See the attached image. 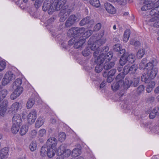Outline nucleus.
I'll list each match as a JSON object with an SVG mask.
<instances>
[{
  "instance_id": "1",
  "label": "nucleus",
  "mask_w": 159,
  "mask_h": 159,
  "mask_svg": "<svg viewBox=\"0 0 159 159\" xmlns=\"http://www.w3.org/2000/svg\"><path fill=\"white\" fill-rule=\"evenodd\" d=\"M104 31L101 30L98 34L97 38L92 37L90 38L88 41V44L91 45L90 48L92 50H95L94 52L93 55L95 57H97L99 54V48L102 45L104 44L106 41V39L104 36Z\"/></svg>"
},
{
  "instance_id": "2",
  "label": "nucleus",
  "mask_w": 159,
  "mask_h": 159,
  "mask_svg": "<svg viewBox=\"0 0 159 159\" xmlns=\"http://www.w3.org/2000/svg\"><path fill=\"white\" fill-rule=\"evenodd\" d=\"M157 63V62L156 59L152 58L150 59L146 66L147 70V73L148 75V77L151 80L154 79L157 74L158 70L156 67Z\"/></svg>"
},
{
  "instance_id": "3",
  "label": "nucleus",
  "mask_w": 159,
  "mask_h": 159,
  "mask_svg": "<svg viewBox=\"0 0 159 159\" xmlns=\"http://www.w3.org/2000/svg\"><path fill=\"white\" fill-rule=\"evenodd\" d=\"M113 57L111 52H109L106 55L103 54L98 56L97 60H95V62L97 63V65L95 67V71L96 72L98 73L101 71L103 69V66L102 64L104 62L105 59L111 60Z\"/></svg>"
},
{
  "instance_id": "4",
  "label": "nucleus",
  "mask_w": 159,
  "mask_h": 159,
  "mask_svg": "<svg viewBox=\"0 0 159 159\" xmlns=\"http://www.w3.org/2000/svg\"><path fill=\"white\" fill-rule=\"evenodd\" d=\"M139 82V78L137 77L131 80L129 77H127L125 79V82L123 83V89H127L130 86L135 87L138 86Z\"/></svg>"
},
{
  "instance_id": "5",
  "label": "nucleus",
  "mask_w": 159,
  "mask_h": 159,
  "mask_svg": "<svg viewBox=\"0 0 159 159\" xmlns=\"http://www.w3.org/2000/svg\"><path fill=\"white\" fill-rule=\"evenodd\" d=\"M56 150L54 149L50 148L47 145L43 146L40 151V155L44 157L47 155L50 158L52 157L55 154Z\"/></svg>"
},
{
  "instance_id": "6",
  "label": "nucleus",
  "mask_w": 159,
  "mask_h": 159,
  "mask_svg": "<svg viewBox=\"0 0 159 159\" xmlns=\"http://www.w3.org/2000/svg\"><path fill=\"white\" fill-rule=\"evenodd\" d=\"M85 30V29L84 28L72 27L68 31L67 35L70 37L76 35L81 37V34L84 32Z\"/></svg>"
},
{
  "instance_id": "7",
  "label": "nucleus",
  "mask_w": 159,
  "mask_h": 159,
  "mask_svg": "<svg viewBox=\"0 0 159 159\" xmlns=\"http://www.w3.org/2000/svg\"><path fill=\"white\" fill-rule=\"evenodd\" d=\"M53 0H45L43 6V9L44 11H48L49 14H52L54 11L53 3Z\"/></svg>"
},
{
  "instance_id": "8",
  "label": "nucleus",
  "mask_w": 159,
  "mask_h": 159,
  "mask_svg": "<svg viewBox=\"0 0 159 159\" xmlns=\"http://www.w3.org/2000/svg\"><path fill=\"white\" fill-rule=\"evenodd\" d=\"M67 0H54L53 1V5L54 11L55 10L58 11L61 8V10H66V6L65 4Z\"/></svg>"
},
{
  "instance_id": "9",
  "label": "nucleus",
  "mask_w": 159,
  "mask_h": 159,
  "mask_svg": "<svg viewBox=\"0 0 159 159\" xmlns=\"http://www.w3.org/2000/svg\"><path fill=\"white\" fill-rule=\"evenodd\" d=\"M65 146L61 145L59 147L57 152L59 155L62 156L65 159L68 157L71 154V150L69 149H66Z\"/></svg>"
},
{
  "instance_id": "10",
  "label": "nucleus",
  "mask_w": 159,
  "mask_h": 159,
  "mask_svg": "<svg viewBox=\"0 0 159 159\" xmlns=\"http://www.w3.org/2000/svg\"><path fill=\"white\" fill-rule=\"evenodd\" d=\"M138 68L137 66L135 64L131 65L129 64H127L123 69V73L125 75L129 73L134 74L136 72Z\"/></svg>"
},
{
  "instance_id": "11",
  "label": "nucleus",
  "mask_w": 159,
  "mask_h": 159,
  "mask_svg": "<svg viewBox=\"0 0 159 159\" xmlns=\"http://www.w3.org/2000/svg\"><path fill=\"white\" fill-rule=\"evenodd\" d=\"M15 78V75L13 72L9 71L7 72L2 79V83L3 85H5L8 84L11 81Z\"/></svg>"
},
{
  "instance_id": "12",
  "label": "nucleus",
  "mask_w": 159,
  "mask_h": 159,
  "mask_svg": "<svg viewBox=\"0 0 159 159\" xmlns=\"http://www.w3.org/2000/svg\"><path fill=\"white\" fill-rule=\"evenodd\" d=\"M76 16L74 15H70L67 19L65 23V26L66 28H69L72 26L76 22L77 20Z\"/></svg>"
},
{
  "instance_id": "13",
  "label": "nucleus",
  "mask_w": 159,
  "mask_h": 159,
  "mask_svg": "<svg viewBox=\"0 0 159 159\" xmlns=\"http://www.w3.org/2000/svg\"><path fill=\"white\" fill-rule=\"evenodd\" d=\"M156 0H144L143 3L145 5L141 7L142 11H147L153 8V2Z\"/></svg>"
},
{
  "instance_id": "14",
  "label": "nucleus",
  "mask_w": 159,
  "mask_h": 159,
  "mask_svg": "<svg viewBox=\"0 0 159 159\" xmlns=\"http://www.w3.org/2000/svg\"><path fill=\"white\" fill-rule=\"evenodd\" d=\"M57 142V140L56 138L54 137H51L47 140L46 145L50 148L54 149L55 150V147Z\"/></svg>"
},
{
  "instance_id": "15",
  "label": "nucleus",
  "mask_w": 159,
  "mask_h": 159,
  "mask_svg": "<svg viewBox=\"0 0 159 159\" xmlns=\"http://www.w3.org/2000/svg\"><path fill=\"white\" fill-rule=\"evenodd\" d=\"M28 122L30 123H34L37 118V113L35 110H33L31 111L27 116Z\"/></svg>"
},
{
  "instance_id": "16",
  "label": "nucleus",
  "mask_w": 159,
  "mask_h": 159,
  "mask_svg": "<svg viewBox=\"0 0 159 159\" xmlns=\"http://www.w3.org/2000/svg\"><path fill=\"white\" fill-rule=\"evenodd\" d=\"M70 9L61 10L60 13L61 16L60 21L61 22L64 21L67 18V16L70 14Z\"/></svg>"
},
{
  "instance_id": "17",
  "label": "nucleus",
  "mask_w": 159,
  "mask_h": 159,
  "mask_svg": "<svg viewBox=\"0 0 159 159\" xmlns=\"http://www.w3.org/2000/svg\"><path fill=\"white\" fill-rule=\"evenodd\" d=\"M153 8L152 9L150 12V14L152 17L154 16L156 14L159 13V0L155 3L154 4L153 3Z\"/></svg>"
},
{
  "instance_id": "18",
  "label": "nucleus",
  "mask_w": 159,
  "mask_h": 159,
  "mask_svg": "<svg viewBox=\"0 0 159 159\" xmlns=\"http://www.w3.org/2000/svg\"><path fill=\"white\" fill-rule=\"evenodd\" d=\"M93 20H91L89 17L87 16L81 20L80 23V24L81 26L87 24H89L91 25H93Z\"/></svg>"
},
{
  "instance_id": "19",
  "label": "nucleus",
  "mask_w": 159,
  "mask_h": 159,
  "mask_svg": "<svg viewBox=\"0 0 159 159\" xmlns=\"http://www.w3.org/2000/svg\"><path fill=\"white\" fill-rule=\"evenodd\" d=\"M106 10L109 13L114 14L116 12V9L115 7L111 4L106 3L104 4Z\"/></svg>"
},
{
  "instance_id": "20",
  "label": "nucleus",
  "mask_w": 159,
  "mask_h": 159,
  "mask_svg": "<svg viewBox=\"0 0 159 159\" xmlns=\"http://www.w3.org/2000/svg\"><path fill=\"white\" fill-rule=\"evenodd\" d=\"M8 103L7 100H4L3 101L2 104L0 105V116L3 115L6 111Z\"/></svg>"
},
{
  "instance_id": "21",
  "label": "nucleus",
  "mask_w": 159,
  "mask_h": 159,
  "mask_svg": "<svg viewBox=\"0 0 159 159\" xmlns=\"http://www.w3.org/2000/svg\"><path fill=\"white\" fill-rule=\"evenodd\" d=\"M22 83V80L20 79H17L14 82L13 84V88L15 89H17L18 90H20V89L22 88V92L23 91V88L20 86Z\"/></svg>"
},
{
  "instance_id": "22",
  "label": "nucleus",
  "mask_w": 159,
  "mask_h": 159,
  "mask_svg": "<svg viewBox=\"0 0 159 159\" xmlns=\"http://www.w3.org/2000/svg\"><path fill=\"white\" fill-rule=\"evenodd\" d=\"M21 121V117L19 114H14L12 118L13 124L20 125Z\"/></svg>"
},
{
  "instance_id": "23",
  "label": "nucleus",
  "mask_w": 159,
  "mask_h": 159,
  "mask_svg": "<svg viewBox=\"0 0 159 159\" xmlns=\"http://www.w3.org/2000/svg\"><path fill=\"white\" fill-rule=\"evenodd\" d=\"M22 92V88H21L20 89V90H18L17 89H15V91L11 95V99L14 100L19 97Z\"/></svg>"
},
{
  "instance_id": "24",
  "label": "nucleus",
  "mask_w": 159,
  "mask_h": 159,
  "mask_svg": "<svg viewBox=\"0 0 159 159\" xmlns=\"http://www.w3.org/2000/svg\"><path fill=\"white\" fill-rule=\"evenodd\" d=\"M8 151V148L7 147H5L0 150V159H3L7 157Z\"/></svg>"
},
{
  "instance_id": "25",
  "label": "nucleus",
  "mask_w": 159,
  "mask_h": 159,
  "mask_svg": "<svg viewBox=\"0 0 159 159\" xmlns=\"http://www.w3.org/2000/svg\"><path fill=\"white\" fill-rule=\"evenodd\" d=\"M85 39L81 38L77 42L75 41L74 43V47L76 49L79 48L85 42Z\"/></svg>"
},
{
  "instance_id": "26",
  "label": "nucleus",
  "mask_w": 159,
  "mask_h": 159,
  "mask_svg": "<svg viewBox=\"0 0 159 159\" xmlns=\"http://www.w3.org/2000/svg\"><path fill=\"white\" fill-rule=\"evenodd\" d=\"M109 60L105 59L104 61H105V62L104 65L103 67L104 69L106 70H108V69H111L112 67H113L115 63L113 62H111L110 63H108L107 62L109 61Z\"/></svg>"
},
{
  "instance_id": "27",
  "label": "nucleus",
  "mask_w": 159,
  "mask_h": 159,
  "mask_svg": "<svg viewBox=\"0 0 159 159\" xmlns=\"http://www.w3.org/2000/svg\"><path fill=\"white\" fill-rule=\"evenodd\" d=\"M148 83V84L146 87V91L148 93H149L152 91L153 88L155 86V83L153 81H150Z\"/></svg>"
},
{
  "instance_id": "28",
  "label": "nucleus",
  "mask_w": 159,
  "mask_h": 159,
  "mask_svg": "<svg viewBox=\"0 0 159 159\" xmlns=\"http://www.w3.org/2000/svg\"><path fill=\"white\" fill-rule=\"evenodd\" d=\"M120 82L114 83L111 85V88L113 91H116L121 87L123 88V84L120 83Z\"/></svg>"
},
{
  "instance_id": "29",
  "label": "nucleus",
  "mask_w": 159,
  "mask_h": 159,
  "mask_svg": "<svg viewBox=\"0 0 159 159\" xmlns=\"http://www.w3.org/2000/svg\"><path fill=\"white\" fill-rule=\"evenodd\" d=\"M125 75L123 73H119L116 77V80L117 82H120V83H121L124 85V83L125 81H123V79Z\"/></svg>"
},
{
  "instance_id": "30",
  "label": "nucleus",
  "mask_w": 159,
  "mask_h": 159,
  "mask_svg": "<svg viewBox=\"0 0 159 159\" xmlns=\"http://www.w3.org/2000/svg\"><path fill=\"white\" fill-rule=\"evenodd\" d=\"M44 120L42 117H39L37 120L35 124L36 128H38L44 123Z\"/></svg>"
},
{
  "instance_id": "31",
  "label": "nucleus",
  "mask_w": 159,
  "mask_h": 159,
  "mask_svg": "<svg viewBox=\"0 0 159 159\" xmlns=\"http://www.w3.org/2000/svg\"><path fill=\"white\" fill-rule=\"evenodd\" d=\"M126 59L127 61L129 62L133 63L134 62L135 60V57L133 54H128V53L126 55Z\"/></svg>"
},
{
  "instance_id": "32",
  "label": "nucleus",
  "mask_w": 159,
  "mask_h": 159,
  "mask_svg": "<svg viewBox=\"0 0 159 159\" xmlns=\"http://www.w3.org/2000/svg\"><path fill=\"white\" fill-rule=\"evenodd\" d=\"M130 34V30L129 29H127L125 31L123 35V40L125 42H127L129 39Z\"/></svg>"
},
{
  "instance_id": "33",
  "label": "nucleus",
  "mask_w": 159,
  "mask_h": 159,
  "mask_svg": "<svg viewBox=\"0 0 159 159\" xmlns=\"http://www.w3.org/2000/svg\"><path fill=\"white\" fill-rule=\"evenodd\" d=\"M148 75L147 73L143 74L141 77V81L146 83H148V81L151 80L150 78H148Z\"/></svg>"
},
{
  "instance_id": "34",
  "label": "nucleus",
  "mask_w": 159,
  "mask_h": 159,
  "mask_svg": "<svg viewBox=\"0 0 159 159\" xmlns=\"http://www.w3.org/2000/svg\"><path fill=\"white\" fill-rule=\"evenodd\" d=\"M28 129V127L27 126L25 125L22 126L20 131V134L22 136L25 135L27 132Z\"/></svg>"
},
{
  "instance_id": "35",
  "label": "nucleus",
  "mask_w": 159,
  "mask_h": 159,
  "mask_svg": "<svg viewBox=\"0 0 159 159\" xmlns=\"http://www.w3.org/2000/svg\"><path fill=\"white\" fill-rule=\"evenodd\" d=\"M20 125L14 124L12 125L11 128V131L13 134H16L18 131Z\"/></svg>"
},
{
  "instance_id": "36",
  "label": "nucleus",
  "mask_w": 159,
  "mask_h": 159,
  "mask_svg": "<svg viewBox=\"0 0 159 159\" xmlns=\"http://www.w3.org/2000/svg\"><path fill=\"white\" fill-rule=\"evenodd\" d=\"M126 56H125V55H122L120 57L119 62L120 66H124L127 61L126 57Z\"/></svg>"
},
{
  "instance_id": "37",
  "label": "nucleus",
  "mask_w": 159,
  "mask_h": 159,
  "mask_svg": "<svg viewBox=\"0 0 159 159\" xmlns=\"http://www.w3.org/2000/svg\"><path fill=\"white\" fill-rule=\"evenodd\" d=\"M7 94V91L6 89H3L0 91V103L6 97Z\"/></svg>"
},
{
  "instance_id": "38",
  "label": "nucleus",
  "mask_w": 159,
  "mask_h": 159,
  "mask_svg": "<svg viewBox=\"0 0 159 159\" xmlns=\"http://www.w3.org/2000/svg\"><path fill=\"white\" fill-rule=\"evenodd\" d=\"M35 102V100L33 98L30 99L27 103V107L28 109L30 108L33 106Z\"/></svg>"
},
{
  "instance_id": "39",
  "label": "nucleus",
  "mask_w": 159,
  "mask_h": 159,
  "mask_svg": "<svg viewBox=\"0 0 159 159\" xmlns=\"http://www.w3.org/2000/svg\"><path fill=\"white\" fill-rule=\"evenodd\" d=\"M93 31L91 30H88L84 32L81 35V37L87 38L90 36L92 34Z\"/></svg>"
},
{
  "instance_id": "40",
  "label": "nucleus",
  "mask_w": 159,
  "mask_h": 159,
  "mask_svg": "<svg viewBox=\"0 0 159 159\" xmlns=\"http://www.w3.org/2000/svg\"><path fill=\"white\" fill-rule=\"evenodd\" d=\"M89 2L91 5L96 7H99L100 5L99 0H90Z\"/></svg>"
},
{
  "instance_id": "41",
  "label": "nucleus",
  "mask_w": 159,
  "mask_h": 159,
  "mask_svg": "<svg viewBox=\"0 0 159 159\" xmlns=\"http://www.w3.org/2000/svg\"><path fill=\"white\" fill-rule=\"evenodd\" d=\"M80 150L79 148H75L73 150L72 155L74 157H75L80 155Z\"/></svg>"
},
{
  "instance_id": "42",
  "label": "nucleus",
  "mask_w": 159,
  "mask_h": 159,
  "mask_svg": "<svg viewBox=\"0 0 159 159\" xmlns=\"http://www.w3.org/2000/svg\"><path fill=\"white\" fill-rule=\"evenodd\" d=\"M145 53V51L143 49H139L136 54L137 57L138 59L141 58Z\"/></svg>"
},
{
  "instance_id": "43",
  "label": "nucleus",
  "mask_w": 159,
  "mask_h": 159,
  "mask_svg": "<svg viewBox=\"0 0 159 159\" xmlns=\"http://www.w3.org/2000/svg\"><path fill=\"white\" fill-rule=\"evenodd\" d=\"M19 107V102H16L14 103L11 106V108L12 111L15 112L17 111Z\"/></svg>"
},
{
  "instance_id": "44",
  "label": "nucleus",
  "mask_w": 159,
  "mask_h": 159,
  "mask_svg": "<svg viewBox=\"0 0 159 159\" xmlns=\"http://www.w3.org/2000/svg\"><path fill=\"white\" fill-rule=\"evenodd\" d=\"M146 58H144L143 59L141 62L139 64V68L140 69L144 68V69L145 67H147L146 66L147 64H146Z\"/></svg>"
},
{
  "instance_id": "45",
  "label": "nucleus",
  "mask_w": 159,
  "mask_h": 159,
  "mask_svg": "<svg viewBox=\"0 0 159 159\" xmlns=\"http://www.w3.org/2000/svg\"><path fill=\"white\" fill-rule=\"evenodd\" d=\"M144 86L143 85L139 86L136 90V94L138 95H140L144 91Z\"/></svg>"
},
{
  "instance_id": "46",
  "label": "nucleus",
  "mask_w": 159,
  "mask_h": 159,
  "mask_svg": "<svg viewBox=\"0 0 159 159\" xmlns=\"http://www.w3.org/2000/svg\"><path fill=\"white\" fill-rule=\"evenodd\" d=\"M37 145L35 141H32L30 144V148L32 151H34L36 149Z\"/></svg>"
},
{
  "instance_id": "47",
  "label": "nucleus",
  "mask_w": 159,
  "mask_h": 159,
  "mask_svg": "<svg viewBox=\"0 0 159 159\" xmlns=\"http://www.w3.org/2000/svg\"><path fill=\"white\" fill-rule=\"evenodd\" d=\"M108 50H109V48L108 46H106L104 47H103V48H102V50L101 51V52H102V53H101V54L99 56H100L102 54L103 55H103H106L107 54V53H109V52H111L112 54L113 55V54H112V52H109L108 53H107V54H106V52H107L108 51Z\"/></svg>"
},
{
  "instance_id": "48",
  "label": "nucleus",
  "mask_w": 159,
  "mask_h": 159,
  "mask_svg": "<svg viewBox=\"0 0 159 159\" xmlns=\"http://www.w3.org/2000/svg\"><path fill=\"white\" fill-rule=\"evenodd\" d=\"M66 138V135L63 132H61L59 134L58 136L59 140L61 142L65 140Z\"/></svg>"
},
{
  "instance_id": "49",
  "label": "nucleus",
  "mask_w": 159,
  "mask_h": 159,
  "mask_svg": "<svg viewBox=\"0 0 159 159\" xmlns=\"http://www.w3.org/2000/svg\"><path fill=\"white\" fill-rule=\"evenodd\" d=\"M82 53L83 55L85 57L89 55L90 53L89 48H88L84 49Z\"/></svg>"
},
{
  "instance_id": "50",
  "label": "nucleus",
  "mask_w": 159,
  "mask_h": 159,
  "mask_svg": "<svg viewBox=\"0 0 159 159\" xmlns=\"http://www.w3.org/2000/svg\"><path fill=\"white\" fill-rule=\"evenodd\" d=\"M121 48V45L120 44H116L113 47L114 50L117 52H119Z\"/></svg>"
},
{
  "instance_id": "51",
  "label": "nucleus",
  "mask_w": 159,
  "mask_h": 159,
  "mask_svg": "<svg viewBox=\"0 0 159 159\" xmlns=\"http://www.w3.org/2000/svg\"><path fill=\"white\" fill-rule=\"evenodd\" d=\"M151 19L148 20V23L154 22L153 24V26L155 27L159 28V20H156L155 21H150Z\"/></svg>"
},
{
  "instance_id": "52",
  "label": "nucleus",
  "mask_w": 159,
  "mask_h": 159,
  "mask_svg": "<svg viewBox=\"0 0 159 159\" xmlns=\"http://www.w3.org/2000/svg\"><path fill=\"white\" fill-rule=\"evenodd\" d=\"M43 1V0H36L34 3V5L36 7L38 8L39 7Z\"/></svg>"
},
{
  "instance_id": "53",
  "label": "nucleus",
  "mask_w": 159,
  "mask_h": 159,
  "mask_svg": "<svg viewBox=\"0 0 159 159\" xmlns=\"http://www.w3.org/2000/svg\"><path fill=\"white\" fill-rule=\"evenodd\" d=\"M118 52V54L119 55H125V56H126L127 54V53L125 52V50L124 49H120Z\"/></svg>"
},
{
  "instance_id": "54",
  "label": "nucleus",
  "mask_w": 159,
  "mask_h": 159,
  "mask_svg": "<svg viewBox=\"0 0 159 159\" xmlns=\"http://www.w3.org/2000/svg\"><path fill=\"white\" fill-rule=\"evenodd\" d=\"M37 134V132L35 130H31L30 133V136L32 138L35 137Z\"/></svg>"
},
{
  "instance_id": "55",
  "label": "nucleus",
  "mask_w": 159,
  "mask_h": 159,
  "mask_svg": "<svg viewBox=\"0 0 159 159\" xmlns=\"http://www.w3.org/2000/svg\"><path fill=\"white\" fill-rule=\"evenodd\" d=\"M6 62L5 61H0V71L4 70Z\"/></svg>"
},
{
  "instance_id": "56",
  "label": "nucleus",
  "mask_w": 159,
  "mask_h": 159,
  "mask_svg": "<svg viewBox=\"0 0 159 159\" xmlns=\"http://www.w3.org/2000/svg\"><path fill=\"white\" fill-rule=\"evenodd\" d=\"M46 132V130L44 129H42L39 130V134L40 137H43L45 135Z\"/></svg>"
},
{
  "instance_id": "57",
  "label": "nucleus",
  "mask_w": 159,
  "mask_h": 159,
  "mask_svg": "<svg viewBox=\"0 0 159 159\" xmlns=\"http://www.w3.org/2000/svg\"><path fill=\"white\" fill-rule=\"evenodd\" d=\"M101 26V24L100 23H98L95 26L94 30L95 31H98L100 29Z\"/></svg>"
},
{
  "instance_id": "58",
  "label": "nucleus",
  "mask_w": 159,
  "mask_h": 159,
  "mask_svg": "<svg viewBox=\"0 0 159 159\" xmlns=\"http://www.w3.org/2000/svg\"><path fill=\"white\" fill-rule=\"evenodd\" d=\"M156 20H159V13H158L157 14H156L155 16H154L152 17L150 21H155Z\"/></svg>"
},
{
  "instance_id": "59",
  "label": "nucleus",
  "mask_w": 159,
  "mask_h": 159,
  "mask_svg": "<svg viewBox=\"0 0 159 159\" xmlns=\"http://www.w3.org/2000/svg\"><path fill=\"white\" fill-rule=\"evenodd\" d=\"M116 2L120 5H124L126 3V0H116Z\"/></svg>"
},
{
  "instance_id": "60",
  "label": "nucleus",
  "mask_w": 159,
  "mask_h": 159,
  "mask_svg": "<svg viewBox=\"0 0 159 159\" xmlns=\"http://www.w3.org/2000/svg\"><path fill=\"white\" fill-rule=\"evenodd\" d=\"M116 72V70L115 69H112L110 71L108 72L109 76H113L115 74Z\"/></svg>"
},
{
  "instance_id": "61",
  "label": "nucleus",
  "mask_w": 159,
  "mask_h": 159,
  "mask_svg": "<svg viewBox=\"0 0 159 159\" xmlns=\"http://www.w3.org/2000/svg\"><path fill=\"white\" fill-rule=\"evenodd\" d=\"M75 39V38L71 39L68 42V44L69 45H71L74 44Z\"/></svg>"
},
{
  "instance_id": "62",
  "label": "nucleus",
  "mask_w": 159,
  "mask_h": 159,
  "mask_svg": "<svg viewBox=\"0 0 159 159\" xmlns=\"http://www.w3.org/2000/svg\"><path fill=\"white\" fill-rule=\"evenodd\" d=\"M55 19V18L53 17H52L48 20V22L49 24L52 23V22L54 21Z\"/></svg>"
},
{
  "instance_id": "63",
  "label": "nucleus",
  "mask_w": 159,
  "mask_h": 159,
  "mask_svg": "<svg viewBox=\"0 0 159 159\" xmlns=\"http://www.w3.org/2000/svg\"><path fill=\"white\" fill-rule=\"evenodd\" d=\"M106 82L105 81H103L102 82L101 84L100 87V88H103L106 85Z\"/></svg>"
},
{
  "instance_id": "64",
  "label": "nucleus",
  "mask_w": 159,
  "mask_h": 159,
  "mask_svg": "<svg viewBox=\"0 0 159 159\" xmlns=\"http://www.w3.org/2000/svg\"><path fill=\"white\" fill-rule=\"evenodd\" d=\"M113 80V78H112V76H108L107 77V81L108 83L111 82V81H112Z\"/></svg>"
}]
</instances>
